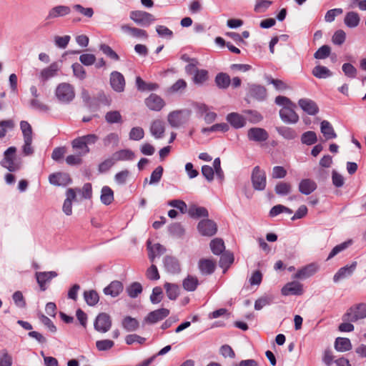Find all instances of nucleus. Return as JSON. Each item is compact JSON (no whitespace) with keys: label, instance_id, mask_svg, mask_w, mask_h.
Segmentation results:
<instances>
[{"label":"nucleus","instance_id":"nucleus-1","mask_svg":"<svg viewBox=\"0 0 366 366\" xmlns=\"http://www.w3.org/2000/svg\"><path fill=\"white\" fill-rule=\"evenodd\" d=\"M55 96L60 102L69 103L75 97L74 88L69 83H61L56 88Z\"/></svg>","mask_w":366,"mask_h":366},{"label":"nucleus","instance_id":"nucleus-2","mask_svg":"<svg viewBox=\"0 0 366 366\" xmlns=\"http://www.w3.org/2000/svg\"><path fill=\"white\" fill-rule=\"evenodd\" d=\"M366 317V304L361 303L351 307L343 316L344 321L356 322Z\"/></svg>","mask_w":366,"mask_h":366},{"label":"nucleus","instance_id":"nucleus-3","mask_svg":"<svg viewBox=\"0 0 366 366\" xmlns=\"http://www.w3.org/2000/svg\"><path fill=\"white\" fill-rule=\"evenodd\" d=\"M251 180L254 189L262 191L265 189L267 184L266 174L259 166L254 167L251 175Z\"/></svg>","mask_w":366,"mask_h":366},{"label":"nucleus","instance_id":"nucleus-4","mask_svg":"<svg viewBox=\"0 0 366 366\" xmlns=\"http://www.w3.org/2000/svg\"><path fill=\"white\" fill-rule=\"evenodd\" d=\"M129 17L137 24L142 26H148L155 21L152 14L140 10L131 11Z\"/></svg>","mask_w":366,"mask_h":366},{"label":"nucleus","instance_id":"nucleus-5","mask_svg":"<svg viewBox=\"0 0 366 366\" xmlns=\"http://www.w3.org/2000/svg\"><path fill=\"white\" fill-rule=\"evenodd\" d=\"M190 115L188 110H177L170 112L167 116V121L171 127H179L185 123Z\"/></svg>","mask_w":366,"mask_h":366},{"label":"nucleus","instance_id":"nucleus-6","mask_svg":"<svg viewBox=\"0 0 366 366\" xmlns=\"http://www.w3.org/2000/svg\"><path fill=\"white\" fill-rule=\"evenodd\" d=\"M16 147H11L4 152V157L1 162V165L10 172H16L20 169V164L14 161V155L16 152Z\"/></svg>","mask_w":366,"mask_h":366},{"label":"nucleus","instance_id":"nucleus-7","mask_svg":"<svg viewBox=\"0 0 366 366\" xmlns=\"http://www.w3.org/2000/svg\"><path fill=\"white\" fill-rule=\"evenodd\" d=\"M112 324V322L111 317L105 312H102L96 317L94 322V327L95 330L97 332L106 333L111 329Z\"/></svg>","mask_w":366,"mask_h":366},{"label":"nucleus","instance_id":"nucleus-8","mask_svg":"<svg viewBox=\"0 0 366 366\" xmlns=\"http://www.w3.org/2000/svg\"><path fill=\"white\" fill-rule=\"evenodd\" d=\"M197 229L202 235L211 237L217 233V226L214 221L209 219H204L199 222Z\"/></svg>","mask_w":366,"mask_h":366},{"label":"nucleus","instance_id":"nucleus-9","mask_svg":"<svg viewBox=\"0 0 366 366\" xmlns=\"http://www.w3.org/2000/svg\"><path fill=\"white\" fill-rule=\"evenodd\" d=\"M247 95L257 101L262 102L266 99L267 92L264 86L252 84L248 85Z\"/></svg>","mask_w":366,"mask_h":366},{"label":"nucleus","instance_id":"nucleus-10","mask_svg":"<svg viewBox=\"0 0 366 366\" xmlns=\"http://www.w3.org/2000/svg\"><path fill=\"white\" fill-rule=\"evenodd\" d=\"M296 104H293V106L282 108L280 110V117L281 119L287 124H295L299 121V116L295 112Z\"/></svg>","mask_w":366,"mask_h":366},{"label":"nucleus","instance_id":"nucleus-11","mask_svg":"<svg viewBox=\"0 0 366 366\" xmlns=\"http://www.w3.org/2000/svg\"><path fill=\"white\" fill-rule=\"evenodd\" d=\"M59 69V64L57 62H53L40 71L38 78L41 83L44 84L48 79L56 76Z\"/></svg>","mask_w":366,"mask_h":366},{"label":"nucleus","instance_id":"nucleus-12","mask_svg":"<svg viewBox=\"0 0 366 366\" xmlns=\"http://www.w3.org/2000/svg\"><path fill=\"white\" fill-rule=\"evenodd\" d=\"M282 295H302L304 292L303 285L299 282L292 281L287 283L281 290Z\"/></svg>","mask_w":366,"mask_h":366},{"label":"nucleus","instance_id":"nucleus-13","mask_svg":"<svg viewBox=\"0 0 366 366\" xmlns=\"http://www.w3.org/2000/svg\"><path fill=\"white\" fill-rule=\"evenodd\" d=\"M187 71L190 72L194 69L193 81L195 84L202 85L209 79V74L206 69H198L195 68V64H189L187 67Z\"/></svg>","mask_w":366,"mask_h":366},{"label":"nucleus","instance_id":"nucleus-14","mask_svg":"<svg viewBox=\"0 0 366 366\" xmlns=\"http://www.w3.org/2000/svg\"><path fill=\"white\" fill-rule=\"evenodd\" d=\"M319 269V267L315 263L309 264L301 269L292 276L293 279L305 280L314 275Z\"/></svg>","mask_w":366,"mask_h":366},{"label":"nucleus","instance_id":"nucleus-15","mask_svg":"<svg viewBox=\"0 0 366 366\" xmlns=\"http://www.w3.org/2000/svg\"><path fill=\"white\" fill-rule=\"evenodd\" d=\"M247 137L249 141L262 142L267 140L269 138V134L264 129L253 127L248 130Z\"/></svg>","mask_w":366,"mask_h":366},{"label":"nucleus","instance_id":"nucleus-16","mask_svg":"<svg viewBox=\"0 0 366 366\" xmlns=\"http://www.w3.org/2000/svg\"><path fill=\"white\" fill-rule=\"evenodd\" d=\"M110 85L117 92H122L125 87L124 76L119 71H112L110 74Z\"/></svg>","mask_w":366,"mask_h":366},{"label":"nucleus","instance_id":"nucleus-17","mask_svg":"<svg viewBox=\"0 0 366 366\" xmlns=\"http://www.w3.org/2000/svg\"><path fill=\"white\" fill-rule=\"evenodd\" d=\"M144 102L150 110L156 112L160 111L165 105L164 99L156 94H151Z\"/></svg>","mask_w":366,"mask_h":366},{"label":"nucleus","instance_id":"nucleus-18","mask_svg":"<svg viewBox=\"0 0 366 366\" xmlns=\"http://www.w3.org/2000/svg\"><path fill=\"white\" fill-rule=\"evenodd\" d=\"M169 315V310L168 309L161 308L149 312L145 317L144 321L149 324H154L164 319Z\"/></svg>","mask_w":366,"mask_h":366},{"label":"nucleus","instance_id":"nucleus-19","mask_svg":"<svg viewBox=\"0 0 366 366\" xmlns=\"http://www.w3.org/2000/svg\"><path fill=\"white\" fill-rule=\"evenodd\" d=\"M300 108L309 115H315L319 112L317 104L310 99H300L298 101Z\"/></svg>","mask_w":366,"mask_h":366},{"label":"nucleus","instance_id":"nucleus-20","mask_svg":"<svg viewBox=\"0 0 366 366\" xmlns=\"http://www.w3.org/2000/svg\"><path fill=\"white\" fill-rule=\"evenodd\" d=\"M121 30L134 38L142 39H147L148 38V34L145 30L132 27L129 24L122 25Z\"/></svg>","mask_w":366,"mask_h":366},{"label":"nucleus","instance_id":"nucleus-21","mask_svg":"<svg viewBox=\"0 0 366 366\" xmlns=\"http://www.w3.org/2000/svg\"><path fill=\"white\" fill-rule=\"evenodd\" d=\"M57 273L54 271L50 272H36V281L42 291L46 290L45 285L51 279L57 277Z\"/></svg>","mask_w":366,"mask_h":366},{"label":"nucleus","instance_id":"nucleus-22","mask_svg":"<svg viewBox=\"0 0 366 366\" xmlns=\"http://www.w3.org/2000/svg\"><path fill=\"white\" fill-rule=\"evenodd\" d=\"M49 180L50 184L55 186H66L71 182L69 175L66 173H56L50 174Z\"/></svg>","mask_w":366,"mask_h":366},{"label":"nucleus","instance_id":"nucleus-23","mask_svg":"<svg viewBox=\"0 0 366 366\" xmlns=\"http://www.w3.org/2000/svg\"><path fill=\"white\" fill-rule=\"evenodd\" d=\"M357 267V262H353L350 265H346L343 267H341L334 275L333 280L335 282H339L340 280H342L347 277L350 276L353 272L355 270Z\"/></svg>","mask_w":366,"mask_h":366},{"label":"nucleus","instance_id":"nucleus-24","mask_svg":"<svg viewBox=\"0 0 366 366\" xmlns=\"http://www.w3.org/2000/svg\"><path fill=\"white\" fill-rule=\"evenodd\" d=\"M165 132L164 122L160 119L154 120L150 126V132L152 135L156 139H161L163 137Z\"/></svg>","mask_w":366,"mask_h":366},{"label":"nucleus","instance_id":"nucleus-25","mask_svg":"<svg viewBox=\"0 0 366 366\" xmlns=\"http://www.w3.org/2000/svg\"><path fill=\"white\" fill-rule=\"evenodd\" d=\"M198 267L202 274L209 275L214 272L216 264L215 262L211 259H203L199 261Z\"/></svg>","mask_w":366,"mask_h":366},{"label":"nucleus","instance_id":"nucleus-26","mask_svg":"<svg viewBox=\"0 0 366 366\" xmlns=\"http://www.w3.org/2000/svg\"><path fill=\"white\" fill-rule=\"evenodd\" d=\"M164 264L166 270L169 273L177 274L181 270L178 260L173 257H165L164 258Z\"/></svg>","mask_w":366,"mask_h":366},{"label":"nucleus","instance_id":"nucleus-27","mask_svg":"<svg viewBox=\"0 0 366 366\" xmlns=\"http://www.w3.org/2000/svg\"><path fill=\"white\" fill-rule=\"evenodd\" d=\"M123 291V285L119 281H113L104 289L106 295L117 297Z\"/></svg>","mask_w":366,"mask_h":366},{"label":"nucleus","instance_id":"nucleus-28","mask_svg":"<svg viewBox=\"0 0 366 366\" xmlns=\"http://www.w3.org/2000/svg\"><path fill=\"white\" fill-rule=\"evenodd\" d=\"M147 249L149 252V258L152 262H154L157 256H160L166 252L164 246L159 243L152 245L149 240L147 242Z\"/></svg>","mask_w":366,"mask_h":366},{"label":"nucleus","instance_id":"nucleus-29","mask_svg":"<svg viewBox=\"0 0 366 366\" xmlns=\"http://www.w3.org/2000/svg\"><path fill=\"white\" fill-rule=\"evenodd\" d=\"M227 120L233 127L236 129L242 128L246 124L245 119L243 117V116L235 112L229 114L227 116Z\"/></svg>","mask_w":366,"mask_h":366},{"label":"nucleus","instance_id":"nucleus-30","mask_svg":"<svg viewBox=\"0 0 366 366\" xmlns=\"http://www.w3.org/2000/svg\"><path fill=\"white\" fill-rule=\"evenodd\" d=\"M316 188V183L310 179H302L299 184V191L305 195L311 194Z\"/></svg>","mask_w":366,"mask_h":366},{"label":"nucleus","instance_id":"nucleus-31","mask_svg":"<svg viewBox=\"0 0 366 366\" xmlns=\"http://www.w3.org/2000/svg\"><path fill=\"white\" fill-rule=\"evenodd\" d=\"M265 79L267 84H272L274 88L279 92H282L290 89V86L281 79H274L271 76H267Z\"/></svg>","mask_w":366,"mask_h":366},{"label":"nucleus","instance_id":"nucleus-32","mask_svg":"<svg viewBox=\"0 0 366 366\" xmlns=\"http://www.w3.org/2000/svg\"><path fill=\"white\" fill-rule=\"evenodd\" d=\"M71 9L67 6H56L52 8L48 14L47 19H54L69 14Z\"/></svg>","mask_w":366,"mask_h":366},{"label":"nucleus","instance_id":"nucleus-33","mask_svg":"<svg viewBox=\"0 0 366 366\" xmlns=\"http://www.w3.org/2000/svg\"><path fill=\"white\" fill-rule=\"evenodd\" d=\"M199 284L198 278L192 275H187L182 281V287L187 292L195 291Z\"/></svg>","mask_w":366,"mask_h":366},{"label":"nucleus","instance_id":"nucleus-34","mask_svg":"<svg viewBox=\"0 0 366 366\" xmlns=\"http://www.w3.org/2000/svg\"><path fill=\"white\" fill-rule=\"evenodd\" d=\"M123 328L127 332L136 331L139 327V322L130 316L125 317L122 322Z\"/></svg>","mask_w":366,"mask_h":366},{"label":"nucleus","instance_id":"nucleus-35","mask_svg":"<svg viewBox=\"0 0 366 366\" xmlns=\"http://www.w3.org/2000/svg\"><path fill=\"white\" fill-rule=\"evenodd\" d=\"M114 161H127L132 160L134 158V153L130 149H122L114 152L112 154Z\"/></svg>","mask_w":366,"mask_h":366},{"label":"nucleus","instance_id":"nucleus-36","mask_svg":"<svg viewBox=\"0 0 366 366\" xmlns=\"http://www.w3.org/2000/svg\"><path fill=\"white\" fill-rule=\"evenodd\" d=\"M335 348L338 352H346L352 349V344L348 338L337 337L335 342Z\"/></svg>","mask_w":366,"mask_h":366},{"label":"nucleus","instance_id":"nucleus-37","mask_svg":"<svg viewBox=\"0 0 366 366\" xmlns=\"http://www.w3.org/2000/svg\"><path fill=\"white\" fill-rule=\"evenodd\" d=\"M166 290V294L168 298L171 300H175L179 295V287L177 285L173 283L166 282L164 285Z\"/></svg>","mask_w":366,"mask_h":366},{"label":"nucleus","instance_id":"nucleus-38","mask_svg":"<svg viewBox=\"0 0 366 366\" xmlns=\"http://www.w3.org/2000/svg\"><path fill=\"white\" fill-rule=\"evenodd\" d=\"M321 132L327 139H335L337 137L336 133L334 131L333 127L330 123L326 120H323L321 122Z\"/></svg>","mask_w":366,"mask_h":366},{"label":"nucleus","instance_id":"nucleus-39","mask_svg":"<svg viewBox=\"0 0 366 366\" xmlns=\"http://www.w3.org/2000/svg\"><path fill=\"white\" fill-rule=\"evenodd\" d=\"M101 202L105 205H109L114 201V192L112 189L108 187L104 186L101 192Z\"/></svg>","mask_w":366,"mask_h":366},{"label":"nucleus","instance_id":"nucleus-40","mask_svg":"<svg viewBox=\"0 0 366 366\" xmlns=\"http://www.w3.org/2000/svg\"><path fill=\"white\" fill-rule=\"evenodd\" d=\"M344 22L350 28H355L360 23L359 14L355 11H350L345 15Z\"/></svg>","mask_w":366,"mask_h":366},{"label":"nucleus","instance_id":"nucleus-41","mask_svg":"<svg viewBox=\"0 0 366 366\" xmlns=\"http://www.w3.org/2000/svg\"><path fill=\"white\" fill-rule=\"evenodd\" d=\"M231 82L230 77L226 73H219L215 77V83L219 89L228 88Z\"/></svg>","mask_w":366,"mask_h":366},{"label":"nucleus","instance_id":"nucleus-42","mask_svg":"<svg viewBox=\"0 0 366 366\" xmlns=\"http://www.w3.org/2000/svg\"><path fill=\"white\" fill-rule=\"evenodd\" d=\"M105 120L109 124H122V116L119 111H109L105 114Z\"/></svg>","mask_w":366,"mask_h":366},{"label":"nucleus","instance_id":"nucleus-43","mask_svg":"<svg viewBox=\"0 0 366 366\" xmlns=\"http://www.w3.org/2000/svg\"><path fill=\"white\" fill-rule=\"evenodd\" d=\"M312 74L319 79H326L332 76V72L326 66L318 65L314 67Z\"/></svg>","mask_w":366,"mask_h":366},{"label":"nucleus","instance_id":"nucleus-44","mask_svg":"<svg viewBox=\"0 0 366 366\" xmlns=\"http://www.w3.org/2000/svg\"><path fill=\"white\" fill-rule=\"evenodd\" d=\"M136 85L140 91H153L158 88V85L155 83H146L141 77L136 78Z\"/></svg>","mask_w":366,"mask_h":366},{"label":"nucleus","instance_id":"nucleus-45","mask_svg":"<svg viewBox=\"0 0 366 366\" xmlns=\"http://www.w3.org/2000/svg\"><path fill=\"white\" fill-rule=\"evenodd\" d=\"M188 213L190 217L197 218V217H208V211L206 208L202 207H191L189 209Z\"/></svg>","mask_w":366,"mask_h":366},{"label":"nucleus","instance_id":"nucleus-46","mask_svg":"<svg viewBox=\"0 0 366 366\" xmlns=\"http://www.w3.org/2000/svg\"><path fill=\"white\" fill-rule=\"evenodd\" d=\"M210 247L212 252L216 255L222 254L225 248L223 240L219 238L214 239L211 241Z\"/></svg>","mask_w":366,"mask_h":366},{"label":"nucleus","instance_id":"nucleus-47","mask_svg":"<svg viewBox=\"0 0 366 366\" xmlns=\"http://www.w3.org/2000/svg\"><path fill=\"white\" fill-rule=\"evenodd\" d=\"M317 141V135L315 132L308 131L302 134L301 142L306 145H312Z\"/></svg>","mask_w":366,"mask_h":366},{"label":"nucleus","instance_id":"nucleus-48","mask_svg":"<svg viewBox=\"0 0 366 366\" xmlns=\"http://www.w3.org/2000/svg\"><path fill=\"white\" fill-rule=\"evenodd\" d=\"M84 297L86 302L90 306H94L99 302V295L94 290L84 292Z\"/></svg>","mask_w":366,"mask_h":366},{"label":"nucleus","instance_id":"nucleus-49","mask_svg":"<svg viewBox=\"0 0 366 366\" xmlns=\"http://www.w3.org/2000/svg\"><path fill=\"white\" fill-rule=\"evenodd\" d=\"M280 135L286 139H294L297 137L296 132L290 127H282L277 129Z\"/></svg>","mask_w":366,"mask_h":366},{"label":"nucleus","instance_id":"nucleus-50","mask_svg":"<svg viewBox=\"0 0 366 366\" xmlns=\"http://www.w3.org/2000/svg\"><path fill=\"white\" fill-rule=\"evenodd\" d=\"M127 292L130 297L135 298L142 292V287L139 282H133L127 288Z\"/></svg>","mask_w":366,"mask_h":366},{"label":"nucleus","instance_id":"nucleus-51","mask_svg":"<svg viewBox=\"0 0 366 366\" xmlns=\"http://www.w3.org/2000/svg\"><path fill=\"white\" fill-rule=\"evenodd\" d=\"M14 127V122L12 119L0 121V138H4L7 129H12Z\"/></svg>","mask_w":366,"mask_h":366},{"label":"nucleus","instance_id":"nucleus-52","mask_svg":"<svg viewBox=\"0 0 366 366\" xmlns=\"http://www.w3.org/2000/svg\"><path fill=\"white\" fill-rule=\"evenodd\" d=\"M291 184L287 182H281L275 186V192L279 195H287L291 192Z\"/></svg>","mask_w":366,"mask_h":366},{"label":"nucleus","instance_id":"nucleus-53","mask_svg":"<svg viewBox=\"0 0 366 366\" xmlns=\"http://www.w3.org/2000/svg\"><path fill=\"white\" fill-rule=\"evenodd\" d=\"M129 139L134 141H139L144 137V131L140 127H135L132 128L129 132Z\"/></svg>","mask_w":366,"mask_h":366},{"label":"nucleus","instance_id":"nucleus-54","mask_svg":"<svg viewBox=\"0 0 366 366\" xmlns=\"http://www.w3.org/2000/svg\"><path fill=\"white\" fill-rule=\"evenodd\" d=\"M351 244L352 240H348L335 246L329 254L327 259H332L338 253L347 249Z\"/></svg>","mask_w":366,"mask_h":366},{"label":"nucleus","instance_id":"nucleus-55","mask_svg":"<svg viewBox=\"0 0 366 366\" xmlns=\"http://www.w3.org/2000/svg\"><path fill=\"white\" fill-rule=\"evenodd\" d=\"M13 359L6 350L0 351V366H11Z\"/></svg>","mask_w":366,"mask_h":366},{"label":"nucleus","instance_id":"nucleus-56","mask_svg":"<svg viewBox=\"0 0 366 366\" xmlns=\"http://www.w3.org/2000/svg\"><path fill=\"white\" fill-rule=\"evenodd\" d=\"M119 142V137L117 133H109L107 135L104 139L103 142L104 146L108 147L110 145L117 146Z\"/></svg>","mask_w":366,"mask_h":366},{"label":"nucleus","instance_id":"nucleus-57","mask_svg":"<svg viewBox=\"0 0 366 366\" xmlns=\"http://www.w3.org/2000/svg\"><path fill=\"white\" fill-rule=\"evenodd\" d=\"M72 147L74 149H83V154H87L89 152V148L86 146L85 142L84 141L82 137L74 139L72 142Z\"/></svg>","mask_w":366,"mask_h":366},{"label":"nucleus","instance_id":"nucleus-58","mask_svg":"<svg viewBox=\"0 0 366 366\" xmlns=\"http://www.w3.org/2000/svg\"><path fill=\"white\" fill-rule=\"evenodd\" d=\"M114 345V341L111 340H102L96 342V347L99 351H107L112 348Z\"/></svg>","mask_w":366,"mask_h":366},{"label":"nucleus","instance_id":"nucleus-59","mask_svg":"<svg viewBox=\"0 0 366 366\" xmlns=\"http://www.w3.org/2000/svg\"><path fill=\"white\" fill-rule=\"evenodd\" d=\"M331 49L327 45H323L315 53L314 56L317 59H324L330 54Z\"/></svg>","mask_w":366,"mask_h":366},{"label":"nucleus","instance_id":"nucleus-60","mask_svg":"<svg viewBox=\"0 0 366 366\" xmlns=\"http://www.w3.org/2000/svg\"><path fill=\"white\" fill-rule=\"evenodd\" d=\"M99 48L100 50L110 59L115 61L119 59L118 54L109 45L102 44L100 45Z\"/></svg>","mask_w":366,"mask_h":366},{"label":"nucleus","instance_id":"nucleus-61","mask_svg":"<svg viewBox=\"0 0 366 366\" xmlns=\"http://www.w3.org/2000/svg\"><path fill=\"white\" fill-rule=\"evenodd\" d=\"M72 70L74 75L81 79L83 80L86 78V71L84 67L79 63H74L72 64Z\"/></svg>","mask_w":366,"mask_h":366},{"label":"nucleus","instance_id":"nucleus-62","mask_svg":"<svg viewBox=\"0 0 366 366\" xmlns=\"http://www.w3.org/2000/svg\"><path fill=\"white\" fill-rule=\"evenodd\" d=\"M187 87V82L184 79H179L173 84L168 89L169 93L182 92Z\"/></svg>","mask_w":366,"mask_h":366},{"label":"nucleus","instance_id":"nucleus-63","mask_svg":"<svg viewBox=\"0 0 366 366\" xmlns=\"http://www.w3.org/2000/svg\"><path fill=\"white\" fill-rule=\"evenodd\" d=\"M163 297V292L161 287H155L153 290L152 293L150 295V300L152 303L153 304H158L159 303Z\"/></svg>","mask_w":366,"mask_h":366},{"label":"nucleus","instance_id":"nucleus-64","mask_svg":"<svg viewBox=\"0 0 366 366\" xmlns=\"http://www.w3.org/2000/svg\"><path fill=\"white\" fill-rule=\"evenodd\" d=\"M130 172L127 169L122 170L117 173L114 176V180L117 184L122 185L126 184L128 177H129Z\"/></svg>","mask_w":366,"mask_h":366}]
</instances>
